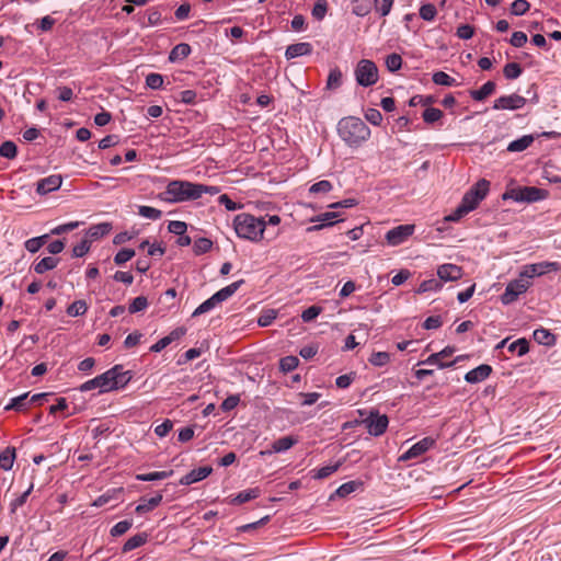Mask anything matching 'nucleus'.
Wrapping results in <instances>:
<instances>
[{"label": "nucleus", "instance_id": "38", "mask_svg": "<svg viewBox=\"0 0 561 561\" xmlns=\"http://www.w3.org/2000/svg\"><path fill=\"white\" fill-rule=\"evenodd\" d=\"M215 299L216 296L214 294L210 298L206 299L193 311L192 317L195 318L213 310L217 305L220 304L218 300Z\"/></svg>", "mask_w": 561, "mask_h": 561}, {"label": "nucleus", "instance_id": "59", "mask_svg": "<svg viewBox=\"0 0 561 561\" xmlns=\"http://www.w3.org/2000/svg\"><path fill=\"white\" fill-rule=\"evenodd\" d=\"M134 256H135V251L133 249L124 248L115 254L114 262L116 265H122V264L128 262Z\"/></svg>", "mask_w": 561, "mask_h": 561}, {"label": "nucleus", "instance_id": "21", "mask_svg": "<svg viewBox=\"0 0 561 561\" xmlns=\"http://www.w3.org/2000/svg\"><path fill=\"white\" fill-rule=\"evenodd\" d=\"M312 45L307 42L296 43L287 46L285 57L287 59L297 58L311 54Z\"/></svg>", "mask_w": 561, "mask_h": 561}, {"label": "nucleus", "instance_id": "57", "mask_svg": "<svg viewBox=\"0 0 561 561\" xmlns=\"http://www.w3.org/2000/svg\"><path fill=\"white\" fill-rule=\"evenodd\" d=\"M387 69L391 72L398 71L402 66V58L399 54H390L386 58Z\"/></svg>", "mask_w": 561, "mask_h": 561}, {"label": "nucleus", "instance_id": "48", "mask_svg": "<svg viewBox=\"0 0 561 561\" xmlns=\"http://www.w3.org/2000/svg\"><path fill=\"white\" fill-rule=\"evenodd\" d=\"M299 364V359L296 356L289 355L280 358L279 360V369L284 373L293 371L297 368Z\"/></svg>", "mask_w": 561, "mask_h": 561}, {"label": "nucleus", "instance_id": "55", "mask_svg": "<svg viewBox=\"0 0 561 561\" xmlns=\"http://www.w3.org/2000/svg\"><path fill=\"white\" fill-rule=\"evenodd\" d=\"M390 360V355L387 352H376L373 353L369 357V363L374 366L381 367L388 364Z\"/></svg>", "mask_w": 561, "mask_h": 561}, {"label": "nucleus", "instance_id": "7", "mask_svg": "<svg viewBox=\"0 0 561 561\" xmlns=\"http://www.w3.org/2000/svg\"><path fill=\"white\" fill-rule=\"evenodd\" d=\"M560 270V264L558 262H539L534 264H528L524 266V270L520 272L523 277H526L528 280L530 278L542 276L550 272H557Z\"/></svg>", "mask_w": 561, "mask_h": 561}, {"label": "nucleus", "instance_id": "13", "mask_svg": "<svg viewBox=\"0 0 561 561\" xmlns=\"http://www.w3.org/2000/svg\"><path fill=\"white\" fill-rule=\"evenodd\" d=\"M526 104V99L519 94L513 93L510 95L500 96L494 101V110H519Z\"/></svg>", "mask_w": 561, "mask_h": 561}, {"label": "nucleus", "instance_id": "4", "mask_svg": "<svg viewBox=\"0 0 561 561\" xmlns=\"http://www.w3.org/2000/svg\"><path fill=\"white\" fill-rule=\"evenodd\" d=\"M490 182L485 179L479 180L466 194L463 195L460 204L467 210H474L481 201L485 198L489 193Z\"/></svg>", "mask_w": 561, "mask_h": 561}, {"label": "nucleus", "instance_id": "43", "mask_svg": "<svg viewBox=\"0 0 561 561\" xmlns=\"http://www.w3.org/2000/svg\"><path fill=\"white\" fill-rule=\"evenodd\" d=\"M432 80L435 84L453 87L456 85V80L444 71H437L433 73Z\"/></svg>", "mask_w": 561, "mask_h": 561}, {"label": "nucleus", "instance_id": "54", "mask_svg": "<svg viewBox=\"0 0 561 561\" xmlns=\"http://www.w3.org/2000/svg\"><path fill=\"white\" fill-rule=\"evenodd\" d=\"M148 307V300L145 296H138L131 300L128 307L130 313L144 311Z\"/></svg>", "mask_w": 561, "mask_h": 561}, {"label": "nucleus", "instance_id": "27", "mask_svg": "<svg viewBox=\"0 0 561 561\" xmlns=\"http://www.w3.org/2000/svg\"><path fill=\"white\" fill-rule=\"evenodd\" d=\"M533 336L537 343L546 345V346L554 345L556 340H557L556 335L553 333H551L549 330L543 329V328L536 329L534 331Z\"/></svg>", "mask_w": 561, "mask_h": 561}, {"label": "nucleus", "instance_id": "11", "mask_svg": "<svg viewBox=\"0 0 561 561\" xmlns=\"http://www.w3.org/2000/svg\"><path fill=\"white\" fill-rule=\"evenodd\" d=\"M93 389H99L100 393L113 391L111 380H110V374L107 373V370L105 373L94 377L93 379H90V380L83 382L79 387V390L81 392H87V391H90Z\"/></svg>", "mask_w": 561, "mask_h": 561}, {"label": "nucleus", "instance_id": "29", "mask_svg": "<svg viewBox=\"0 0 561 561\" xmlns=\"http://www.w3.org/2000/svg\"><path fill=\"white\" fill-rule=\"evenodd\" d=\"M59 263V259L53 256H45L33 265L36 274H44L47 271L54 270Z\"/></svg>", "mask_w": 561, "mask_h": 561}, {"label": "nucleus", "instance_id": "33", "mask_svg": "<svg viewBox=\"0 0 561 561\" xmlns=\"http://www.w3.org/2000/svg\"><path fill=\"white\" fill-rule=\"evenodd\" d=\"M31 405L28 393H23L11 399L10 403L5 405V410L24 411Z\"/></svg>", "mask_w": 561, "mask_h": 561}, {"label": "nucleus", "instance_id": "6", "mask_svg": "<svg viewBox=\"0 0 561 561\" xmlns=\"http://www.w3.org/2000/svg\"><path fill=\"white\" fill-rule=\"evenodd\" d=\"M531 286L530 280L519 274V278L510 282L506 285L505 291L501 296V301L504 305L514 302L519 295L524 294Z\"/></svg>", "mask_w": 561, "mask_h": 561}, {"label": "nucleus", "instance_id": "35", "mask_svg": "<svg viewBox=\"0 0 561 561\" xmlns=\"http://www.w3.org/2000/svg\"><path fill=\"white\" fill-rule=\"evenodd\" d=\"M340 467H341V462L337 461L334 465H328V466L321 467L319 469H314L311 471V477L317 480L325 479V478L330 477L331 474H333L335 471H337Z\"/></svg>", "mask_w": 561, "mask_h": 561}, {"label": "nucleus", "instance_id": "22", "mask_svg": "<svg viewBox=\"0 0 561 561\" xmlns=\"http://www.w3.org/2000/svg\"><path fill=\"white\" fill-rule=\"evenodd\" d=\"M162 501V494L158 493L151 497H141L138 505L136 506V512L138 514H142L149 511H152L157 507Z\"/></svg>", "mask_w": 561, "mask_h": 561}, {"label": "nucleus", "instance_id": "58", "mask_svg": "<svg viewBox=\"0 0 561 561\" xmlns=\"http://www.w3.org/2000/svg\"><path fill=\"white\" fill-rule=\"evenodd\" d=\"M277 312L273 309H268L263 311L257 319V324L260 327H268L273 323V321L276 319Z\"/></svg>", "mask_w": 561, "mask_h": 561}, {"label": "nucleus", "instance_id": "8", "mask_svg": "<svg viewBox=\"0 0 561 561\" xmlns=\"http://www.w3.org/2000/svg\"><path fill=\"white\" fill-rule=\"evenodd\" d=\"M107 373L110 374L113 391L125 388L133 379V371L124 370L123 365H115Z\"/></svg>", "mask_w": 561, "mask_h": 561}, {"label": "nucleus", "instance_id": "14", "mask_svg": "<svg viewBox=\"0 0 561 561\" xmlns=\"http://www.w3.org/2000/svg\"><path fill=\"white\" fill-rule=\"evenodd\" d=\"M365 422L367 424L368 433L374 436L382 435L389 423L387 415H380L378 412H371Z\"/></svg>", "mask_w": 561, "mask_h": 561}, {"label": "nucleus", "instance_id": "23", "mask_svg": "<svg viewBox=\"0 0 561 561\" xmlns=\"http://www.w3.org/2000/svg\"><path fill=\"white\" fill-rule=\"evenodd\" d=\"M191 46L186 43L175 45L169 54V60L175 62L187 58L191 54Z\"/></svg>", "mask_w": 561, "mask_h": 561}, {"label": "nucleus", "instance_id": "52", "mask_svg": "<svg viewBox=\"0 0 561 561\" xmlns=\"http://www.w3.org/2000/svg\"><path fill=\"white\" fill-rule=\"evenodd\" d=\"M91 248V240L88 238L82 239L78 244H76L72 249L73 257H82L84 256Z\"/></svg>", "mask_w": 561, "mask_h": 561}, {"label": "nucleus", "instance_id": "26", "mask_svg": "<svg viewBox=\"0 0 561 561\" xmlns=\"http://www.w3.org/2000/svg\"><path fill=\"white\" fill-rule=\"evenodd\" d=\"M298 443V438L291 435L283 436L272 444V451L274 453H283L290 449L294 445Z\"/></svg>", "mask_w": 561, "mask_h": 561}, {"label": "nucleus", "instance_id": "1", "mask_svg": "<svg viewBox=\"0 0 561 561\" xmlns=\"http://www.w3.org/2000/svg\"><path fill=\"white\" fill-rule=\"evenodd\" d=\"M341 139L350 147H359L370 137L369 127L358 117L348 116L337 124Z\"/></svg>", "mask_w": 561, "mask_h": 561}, {"label": "nucleus", "instance_id": "19", "mask_svg": "<svg viewBox=\"0 0 561 561\" xmlns=\"http://www.w3.org/2000/svg\"><path fill=\"white\" fill-rule=\"evenodd\" d=\"M492 373V367L488 364H481L480 366L469 370L465 375V380L469 383H478L485 380Z\"/></svg>", "mask_w": 561, "mask_h": 561}, {"label": "nucleus", "instance_id": "32", "mask_svg": "<svg viewBox=\"0 0 561 561\" xmlns=\"http://www.w3.org/2000/svg\"><path fill=\"white\" fill-rule=\"evenodd\" d=\"M111 230L112 225L108 222L93 225L88 229L87 237L91 238V240H96L108 234Z\"/></svg>", "mask_w": 561, "mask_h": 561}, {"label": "nucleus", "instance_id": "28", "mask_svg": "<svg viewBox=\"0 0 561 561\" xmlns=\"http://www.w3.org/2000/svg\"><path fill=\"white\" fill-rule=\"evenodd\" d=\"M16 458V450L14 447H7L0 454V468L4 471L12 469L14 460Z\"/></svg>", "mask_w": 561, "mask_h": 561}, {"label": "nucleus", "instance_id": "9", "mask_svg": "<svg viewBox=\"0 0 561 561\" xmlns=\"http://www.w3.org/2000/svg\"><path fill=\"white\" fill-rule=\"evenodd\" d=\"M547 192L536 186H524L512 192V197L516 202L534 203L543 199Z\"/></svg>", "mask_w": 561, "mask_h": 561}, {"label": "nucleus", "instance_id": "31", "mask_svg": "<svg viewBox=\"0 0 561 561\" xmlns=\"http://www.w3.org/2000/svg\"><path fill=\"white\" fill-rule=\"evenodd\" d=\"M534 137L531 135H525L516 140H513L507 146L510 152H520L526 150L533 142Z\"/></svg>", "mask_w": 561, "mask_h": 561}, {"label": "nucleus", "instance_id": "10", "mask_svg": "<svg viewBox=\"0 0 561 561\" xmlns=\"http://www.w3.org/2000/svg\"><path fill=\"white\" fill-rule=\"evenodd\" d=\"M414 225H400L386 233V241L389 245L396 247L408 240L414 232Z\"/></svg>", "mask_w": 561, "mask_h": 561}, {"label": "nucleus", "instance_id": "63", "mask_svg": "<svg viewBox=\"0 0 561 561\" xmlns=\"http://www.w3.org/2000/svg\"><path fill=\"white\" fill-rule=\"evenodd\" d=\"M322 312V308L320 306H310L305 309L301 313V319L304 322H311Z\"/></svg>", "mask_w": 561, "mask_h": 561}, {"label": "nucleus", "instance_id": "42", "mask_svg": "<svg viewBox=\"0 0 561 561\" xmlns=\"http://www.w3.org/2000/svg\"><path fill=\"white\" fill-rule=\"evenodd\" d=\"M18 154V147L16 145L11 141L7 140L3 141L0 146V156L7 159H14Z\"/></svg>", "mask_w": 561, "mask_h": 561}, {"label": "nucleus", "instance_id": "44", "mask_svg": "<svg viewBox=\"0 0 561 561\" xmlns=\"http://www.w3.org/2000/svg\"><path fill=\"white\" fill-rule=\"evenodd\" d=\"M88 305L84 300H76L67 308V314L70 317L82 316L87 312Z\"/></svg>", "mask_w": 561, "mask_h": 561}, {"label": "nucleus", "instance_id": "46", "mask_svg": "<svg viewBox=\"0 0 561 561\" xmlns=\"http://www.w3.org/2000/svg\"><path fill=\"white\" fill-rule=\"evenodd\" d=\"M161 23V12L157 8H151L147 11V22L141 21L142 27L154 26Z\"/></svg>", "mask_w": 561, "mask_h": 561}, {"label": "nucleus", "instance_id": "47", "mask_svg": "<svg viewBox=\"0 0 561 561\" xmlns=\"http://www.w3.org/2000/svg\"><path fill=\"white\" fill-rule=\"evenodd\" d=\"M522 67L517 62H508L503 68L504 77L508 80L518 78L522 75Z\"/></svg>", "mask_w": 561, "mask_h": 561}, {"label": "nucleus", "instance_id": "61", "mask_svg": "<svg viewBox=\"0 0 561 561\" xmlns=\"http://www.w3.org/2000/svg\"><path fill=\"white\" fill-rule=\"evenodd\" d=\"M327 11H328L327 0H317L316 4L313 5V9H312V16L316 20L321 21L325 16Z\"/></svg>", "mask_w": 561, "mask_h": 561}, {"label": "nucleus", "instance_id": "5", "mask_svg": "<svg viewBox=\"0 0 561 561\" xmlns=\"http://www.w3.org/2000/svg\"><path fill=\"white\" fill-rule=\"evenodd\" d=\"M355 79L362 87H371L378 81V68L376 64L368 59L358 61L355 68Z\"/></svg>", "mask_w": 561, "mask_h": 561}, {"label": "nucleus", "instance_id": "16", "mask_svg": "<svg viewBox=\"0 0 561 561\" xmlns=\"http://www.w3.org/2000/svg\"><path fill=\"white\" fill-rule=\"evenodd\" d=\"M62 184V178L60 174H51L44 179H41L36 183V193L38 195H46L60 188Z\"/></svg>", "mask_w": 561, "mask_h": 561}, {"label": "nucleus", "instance_id": "34", "mask_svg": "<svg viewBox=\"0 0 561 561\" xmlns=\"http://www.w3.org/2000/svg\"><path fill=\"white\" fill-rule=\"evenodd\" d=\"M148 539V534L147 533H139V534H136L135 536L130 537L123 546V552H128V551H131L140 546H142L144 543H146Z\"/></svg>", "mask_w": 561, "mask_h": 561}, {"label": "nucleus", "instance_id": "45", "mask_svg": "<svg viewBox=\"0 0 561 561\" xmlns=\"http://www.w3.org/2000/svg\"><path fill=\"white\" fill-rule=\"evenodd\" d=\"M138 214L141 217H145V218H148L151 220H158L162 216V211L160 209L151 207V206H146V205H141L138 207Z\"/></svg>", "mask_w": 561, "mask_h": 561}, {"label": "nucleus", "instance_id": "64", "mask_svg": "<svg viewBox=\"0 0 561 561\" xmlns=\"http://www.w3.org/2000/svg\"><path fill=\"white\" fill-rule=\"evenodd\" d=\"M529 7L527 0H515L511 5V12L514 15H523L529 10Z\"/></svg>", "mask_w": 561, "mask_h": 561}, {"label": "nucleus", "instance_id": "18", "mask_svg": "<svg viewBox=\"0 0 561 561\" xmlns=\"http://www.w3.org/2000/svg\"><path fill=\"white\" fill-rule=\"evenodd\" d=\"M213 471L211 467L205 466L199 467L197 469L191 470L188 473L183 476L180 480V484L182 485H190L195 482L202 481L206 479Z\"/></svg>", "mask_w": 561, "mask_h": 561}, {"label": "nucleus", "instance_id": "24", "mask_svg": "<svg viewBox=\"0 0 561 561\" xmlns=\"http://www.w3.org/2000/svg\"><path fill=\"white\" fill-rule=\"evenodd\" d=\"M495 89L496 84L493 81H488L480 89L471 90L469 93L474 101L480 102L493 94Z\"/></svg>", "mask_w": 561, "mask_h": 561}, {"label": "nucleus", "instance_id": "41", "mask_svg": "<svg viewBox=\"0 0 561 561\" xmlns=\"http://www.w3.org/2000/svg\"><path fill=\"white\" fill-rule=\"evenodd\" d=\"M508 351L512 353H517L518 356H523L529 351V343L526 339L522 337L508 345Z\"/></svg>", "mask_w": 561, "mask_h": 561}, {"label": "nucleus", "instance_id": "15", "mask_svg": "<svg viewBox=\"0 0 561 561\" xmlns=\"http://www.w3.org/2000/svg\"><path fill=\"white\" fill-rule=\"evenodd\" d=\"M454 351V347L447 346L438 353L431 354L425 360L420 362V364L436 365L438 368L451 367L459 359V357L449 363H445L444 359L451 356Z\"/></svg>", "mask_w": 561, "mask_h": 561}, {"label": "nucleus", "instance_id": "39", "mask_svg": "<svg viewBox=\"0 0 561 561\" xmlns=\"http://www.w3.org/2000/svg\"><path fill=\"white\" fill-rule=\"evenodd\" d=\"M342 71L337 67L331 69L327 80V88L330 90L340 88L342 84Z\"/></svg>", "mask_w": 561, "mask_h": 561}, {"label": "nucleus", "instance_id": "51", "mask_svg": "<svg viewBox=\"0 0 561 561\" xmlns=\"http://www.w3.org/2000/svg\"><path fill=\"white\" fill-rule=\"evenodd\" d=\"M423 121L433 124L443 117V112L436 107H427L422 114Z\"/></svg>", "mask_w": 561, "mask_h": 561}, {"label": "nucleus", "instance_id": "62", "mask_svg": "<svg viewBox=\"0 0 561 561\" xmlns=\"http://www.w3.org/2000/svg\"><path fill=\"white\" fill-rule=\"evenodd\" d=\"M163 84V77L160 73L151 72L146 77V85L152 90H158Z\"/></svg>", "mask_w": 561, "mask_h": 561}, {"label": "nucleus", "instance_id": "56", "mask_svg": "<svg viewBox=\"0 0 561 561\" xmlns=\"http://www.w3.org/2000/svg\"><path fill=\"white\" fill-rule=\"evenodd\" d=\"M437 15V9L434 4L432 3H426V4H423L421 8H420V16L424 20V21H433L435 19V16Z\"/></svg>", "mask_w": 561, "mask_h": 561}, {"label": "nucleus", "instance_id": "25", "mask_svg": "<svg viewBox=\"0 0 561 561\" xmlns=\"http://www.w3.org/2000/svg\"><path fill=\"white\" fill-rule=\"evenodd\" d=\"M244 283L243 279H239L237 282H233L229 284L228 286L221 288L217 293H215L216 299L220 304L229 299L234 293L241 287V285Z\"/></svg>", "mask_w": 561, "mask_h": 561}, {"label": "nucleus", "instance_id": "20", "mask_svg": "<svg viewBox=\"0 0 561 561\" xmlns=\"http://www.w3.org/2000/svg\"><path fill=\"white\" fill-rule=\"evenodd\" d=\"M337 217H339V214L334 213V211L323 213V214H321V215H319V216H317V217L311 219L312 222L319 221L320 224L319 225H314L312 227H309L307 229V231H309V232L318 231V230H321L324 227L333 226L337 221L336 220Z\"/></svg>", "mask_w": 561, "mask_h": 561}, {"label": "nucleus", "instance_id": "40", "mask_svg": "<svg viewBox=\"0 0 561 561\" xmlns=\"http://www.w3.org/2000/svg\"><path fill=\"white\" fill-rule=\"evenodd\" d=\"M48 234L31 238L24 242L25 249L31 253H36L47 241Z\"/></svg>", "mask_w": 561, "mask_h": 561}, {"label": "nucleus", "instance_id": "37", "mask_svg": "<svg viewBox=\"0 0 561 561\" xmlns=\"http://www.w3.org/2000/svg\"><path fill=\"white\" fill-rule=\"evenodd\" d=\"M173 474V470L169 471H154L149 473H139L136 474V480L138 481H157V480H163Z\"/></svg>", "mask_w": 561, "mask_h": 561}, {"label": "nucleus", "instance_id": "30", "mask_svg": "<svg viewBox=\"0 0 561 561\" xmlns=\"http://www.w3.org/2000/svg\"><path fill=\"white\" fill-rule=\"evenodd\" d=\"M123 493V489L119 488V489H114V490H108L106 491L105 493H103L102 495H100L94 502H93V505L96 506V507H102V506H105L114 501H117L118 500V495H121Z\"/></svg>", "mask_w": 561, "mask_h": 561}, {"label": "nucleus", "instance_id": "50", "mask_svg": "<svg viewBox=\"0 0 561 561\" xmlns=\"http://www.w3.org/2000/svg\"><path fill=\"white\" fill-rule=\"evenodd\" d=\"M260 494L259 489H249L241 491L234 499L233 502L238 504L247 503L253 499H256Z\"/></svg>", "mask_w": 561, "mask_h": 561}, {"label": "nucleus", "instance_id": "3", "mask_svg": "<svg viewBox=\"0 0 561 561\" xmlns=\"http://www.w3.org/2000/svg\"><path fill=\"white\" fill-rule=\"evenodd\" d=\"M159 197L168 203H183L198 199L196 183L182 180L171 181Z\"/></svg>", "mask_w": 561, "mask_h": 561}, {"label": "nucleus", "instance_id": "36", "mask_svg": "<svg viewBox=\"0 0 561 561\" xmlns=\"http://www.w3.org/2000/svg\"><path fill=\"white\" fill-rule=\"evenodd\" d=\"M443 287V284L440 283V280L438 278H430V279H425L423 280L419 288L416 289V294H424V293H428V291H438L440 290Z\"/></svg>", "mask_w": 561, "mask_h": 561}, {"label": "nucleus", "instance_id": "17", "mask_svg": "<svg viewBox=\"0 0 561 561\" xmlns=\"http://www.w3.org/2000/svg\"><path fill=\"white\" fill-rule=\"evenodd\" d=\"M462 268L451 263L442 264L437 268V276L442 284L443 282L458 280L462 277Z\"/></svg>", "mask_w": 561, "mask_h": 561}, {"label": "nucleus", "instance_id": "49", "mask_svg": "<svg viewBox=\"0 0 561 561\" xmlns=\"http://www.w3.org/2000/svg\"><path fill=\"white\" fill-rule=\"evenodd\" d=\"M213 241L208 238H198L193 245L195 254L201 255L210 251Z\"/></svg>", "mask_w": 561, "mask_h": 561}, {"label": "nucleus", "instance_id": "53", "mask_svg": "<svg viewBox=\"0 0 561 561\" xmlns=\"http://www.w3.org/2000/svg\"><path fill=\"white\" fill-rule=\"evenodd\" d=\"M333 188V185L330 181L328 180H322V181H319L314 184H312L309 188V193L311 194H327L329 193L330 191H332Z\"/></svg>", "mask_w": 561, "mask_h": 561}, {"label": "nucleus", "instance_id": "2", "mask_svg": "<svg viewBox=\"0 0 561 561\" xmlns=\"http://www.w3.org/2000/svg\"><path fill=\"white\" fill-rule=\"evenodd\" d=\"M266 222L248 213L238 214L233 219V229L241 239L257 242L263 239Z\"/></svg>", "mask_w": 561, "mask_h": 561}, {"label": "nucleus", "instance_id": "12", "mask_svg": "<svg viewBox=\"0 0 561 561\" xmlns=\"http://www.w3.org/2000/svg\"><path fill=\"white\" fill-rule=\"evenodd\" d=\"M435 440L431 437H424L414 445H412L405 453L399 457V461H408L417 458L425 454L433 445Z\"/></svg>", "mask_w": 561, "mask_h": 561}, {"label": "nucleus", "instance_id": "60", "mask_svg": "<svg viewBox=\"0 0 561 561\" xmlns=\"http://www.w3.org/2000/svg\"><path fill=\"white\" fill-rule=\"evenodd\" d=\"M359 482L357 481H348V482H345L343 483L342 485H340L337 489H336V495L340 496V497H344L351 493H353L358 486H359Z\"/></svg>", "mask_w": 561, "mask_h": 561}]
</instances>
